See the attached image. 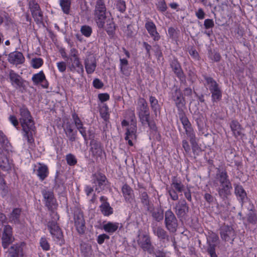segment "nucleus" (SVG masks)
<instances>
[{
  "mask_svg": "<svg viewBox=\"0 0 257 257\" xmlns=\"http://www.w3.org/2000/svg\"><path fill=\"white\" fill-rule=\"evenodd\" d=\"M210 185L216 188L219 196L223 200L227 199L231 194V183L225 169H217L215 177L210 182Z\"/></svg>",
  "mask_w": 257,
  "mask_h": 257,
  "instance_id": "f257e3e1",
  "label": "nucleus"
},
{
  "mask_svg": "<svg viewBox=\"0 0 257 257\" xmlns=\"http://www.w3.org/2000/svg\"><path fill=\"white\" fill-rule=\"evenodd\" d=\"M94 19L99 28H103L106 23L105 30L108 34L115 29L114 24L108 16L106 8L103 0H96L94 12Z\"/></svg>",
  "mask_w": 257,
  "mask_h": 257,
  "instance_id": "f03ea898",
  "label": "nucleus"
},
{
  "mask_svg": "<svg viewBox=\"0 0 257 257\" xmlns=\"http://www.w3.org/2000/svg\"><path fill=\"white\" fill-rule=\"evenodd\" d=\"M20 122L22 127L24 137L27 138L29 144L34 142L33 135L35 134L36 128L30 112L25 106L20 108Z\"/></svg>",
  "mask_w": 257,
  "mask_h": 257,
  "instance_id": "7ed1b4c3",
  "label": "nucleus"
},
{
  "mask_svg": "<svg viewBox=\"0 0 257 257\" xmlns=\"http://www.w3.org/2000/svg\"><path fill=\"white\" fill-rule=\"evenodd\" d=\"M137 113L140 121L143 126H148L151 129H154L155 125L154 121L151 119L150 113L146 100L143 98L138 100Z\"/></svg>",
  "mask_w": 257,
  "mask_h": 257,
  "instance_id": "20e7f679",
  "label": "nucleus"
},
{
  "mask_svg": "<svg viewBox=\"0 0 257 257\" xmlns=\"http://www.w3.org/2000/svg\"><path fill=\"white\" fill-rule=\"evenodd\" d=\"M8 77L11 85L22 93L26 91V81L13 70H10L8 72Z\"/></svg>",
  "mask_w": 257,
  "mask_h": 257,
  "instance_id": "39448f33",
  "label": "nucleus"
},
{
  "mask_svg": "<svg viewBox=\"0 0 257 257\" xmlns=\"http://www.w3.org/2000/svg\"><path fill=\"white\" fill-rule=\"evenodd\" d=\"M137 242L138 245L145 251L150 254L154 252V247L152 245L151 237L147 234H139L138 236Z\"/></svg>",
  "mask_w": 257,
  "mask_h": 257,
  "instance_id": "423d86ee",
  "label": "nucleus"
},
{
  "mask_svg": "<svg viewBox=\"0 0 257 257\" xmlns=\"http://www.w3.org/2000/svg\"><path fill=\"white\" fill-rule=\"evenodd\" d=\"M179 118L182 124L183 125V127L185 130L186 135L190 138V142L191 144L194 146L195 144H196V137L191 123L184 113H180L179 114Z\"/></svg>",
  "mask_w": 257,
  "mask_h": 257,
  "instance_id": "0eeeda50",
  "label": "nucleus"
},
{
  "mask_svg": "<svg viewBox=\"0 0 257 257\" xmlns=\"http://www.w3.org/2000/svg\"><path fill=\"white\" fill-rule=\"evenodd\" d=\"M165 223L167 229L170 232H174L176 230L178 226L177 220L170 209L165 212Z\"/></svg>",
  "mask_w": 257,
  "mask_h": 257,
  "instance_id": "6e6552de",
  "label": "nucleus"
},
{
  "mask_svg": "<svg viewBox=\"0 0 257 257\" xmlns=\"http://www.w3.org/2000/svg\"><path fill=\"white\" fill-rule=\"evenodd\" d=\"M2 246L4 248H7L14 240L13 235L12 227L7 225L4 226L2 236Z\"/></svg>",
  "mask_w": 257,
  "mask_h": 257,
  "instance_id": "1a4fd4ad",
  "label": "nucleus"
},
{
  "mask_svg": "<svg viewBox=\"0 0 257 257\" xmlns=\"http://www.w3.org/2000/svg\"><path fill=\"white\" fill-rule=\"evenodd\" d=\"M219 233L221 239L225 241H233L235 236V233L233 228L225 224L220 227Z\"/></svg>",
  "mask_w": 257,
  "mask_h": 257,
  "instance_id": "9d476101",
  "label": "nucleus"
},
{
  "mask_svg": "<svg viewBox=\"0 0 257 257\" xmlns=\"http://www.w3.org/2000/svg\"><path fill=\"white\" fill-rule=\"evenodd\" d=\"M74 225L78 233L83 234L85 231V222L82 213L80 211L76 212L74 216Z\"/></svg>",
  "mask_w": 257,
  "mask_h": 257,
  "instance_id": "9b49d317",
  "label": "nucleus"
},
{
  "mask_svg": "<svg viewBox=\"0 0 257 257\" xmlns=\"http://www.w3.org/2000/svg\"><path fill=\"white\" fill-rule=\"evenodd\" d=\"M92 183L95 184V190L99 192L106 184V178L101 173H95L92 175Z\"/></svg>",
  "mask_w": 257,
  "mask_h": 257,
  "instance_id": "f8f14e48",
  "label": "nucleus"
},
{
  "mask_svg": "<svg viewBox=\"0 0 257 257\" xmlns=\"http://www.w3.org/2000/svg\"><path fill=\"white\" fill-rule=\"evenodd\" d=\"M8 149L0 148V168L4 171H8L11 168V163L8 158Z\"/></svg>",
  "mask_w": 257,
  "mask_h": 257,
  "instance_id": "ddd939ff",
  "label": "nucleus"
},
{
  "mask_svg": "<svg viewBox=\"0 0 257 257\" xmlns=\"http://www.w3.org/2000/svg\"><path fill=\"white\" fill-rule=\"evenodd\" d=\"M42 194L44 198L45 205L49 209L52 208L56 202L53 191L48 189H44L42 190Z\"/></svg>",
  "mask_w": 257,
  "mask_h": 257,
  "instance_id": "4468645a",
  "label": "nucleus"
},
{
  "mask_svg": "<svg viewBox=\"0 0 257 257\" xmlns=\"http://www.w3.org/2000/svg\"><path fill=\"white\" fill-rule=\"evenodd\" d=\"M94 136L93 135H89V139L91 140L90 142V151L94 156H100L103 152L102 147L101 143L94 140Z\"/></svg>",
  "mask_w": 257,
  "mask_h": 257,
  "instance_id": "2eb2a0df",
  "label": "nucleus"
},
{
  "mask_svg": "<svg viewBox=\"0 0 257 257\" xmlns=\"http://www.w3.org/2000/svg\"><path fill=\"white\" fill-rule=\"evenodd\" d=\"M145 28L155 41H158L160 39L161 37L157 31L156 26L152 20L150 19L147 20L145 24Z\"/></svg>",
  "mask_w": 257,
  "mask_h": 257,
  "instance_id": "dca6fc26",
  "label": "nucleus"
},
{
  "mask_svg": "<svg viewBox=\"0 0 257 257\" xmlns=\"http://www.w3.org/2000/svg\"><path fill=\"white\" fill-rule=\"evenodd\" d=\"M175 209V213L178 217H184L188 212L189 206L184 199L176 203Z\"/></svg>",
  "mask_w": 257,
  "mask_h": 257,
  "instance_id": "f3484780",
  "label": "nucleus"
},
{
  "mask_svg": "<svg viewBox=\"0 0 257 257\" xmlns=\"http://www.w3.org/2000/svg\"><path fill=\"white\" fill-rule=\"evenodd\" d=\"M137 127L136 124H131L126 128L124 139L127 141L128 144L130 146L134 145L133 141L137 139Z\"/></svg>",
  "mask_w": 257,
  "mask_h": 257,
  "instance_id": "a211bd4d",
  "label": "nucleus"
},
{
  "mask_svg": "<svg viewBox=\"0 0 257 257\" xmlns=\"http://www.w3.org/2000/svg\"><path fill=\"white\" fill-rule=\"evenodd\" d=\"M107 200V198L105 196H103L100 198L101 202L100 210L102 214L106 216H108L113 213V208L110 206Z\"/></svg>",
  "mask_w": 257,
  "mask_h": 257,
  "instance_id": "6ab92c4d",
  "label": "nucleus"
},
{
  "mask_svg": "<svg viewBox=\"0 0 257 257\" xmlns=\"http://www.w3.org/2000/svg\"><path fill=\"white\" fill-rule=\"evenodd\" d=\"M84 65L87 74L93 73L96 67V61L95 57L91 54L88 55L84 60Z\"/></svg>",
  "mask_w": 257,
  "mask_h": 257,
  "instance_id": "aec40b11",
  "label": "nucleus"
},
{
  "mask_svg": "<svg viewBox=\"0 0 257 257\" xmlns=\"http://www.w3.org/2000/svg\"><path fill=\"white\" fill-rule=\"evenodd\" d=\"M25 57L22 53L19 51H15L9 55V62L14 65L22 64L25 62Z\"/></svg>",
  "mask_w": 257,
  "mask_h": 257,
  "instance_id": "412c9836",
  "label": "nucleus"
},
{
  "mask_svg": "<svg viewBox=\"0 0 257 257\" xmlns=\"http://www.w3.org/2000/svg\"><path fill=\"white\" fill-rule=\"evenodd\" d=\"M48 227L50 233L54 238H56L57 239H60L62 238V232L56 222H49L48 223Z\"/></svg>",
  "mask_w": 257,
  "mask_h": 257,
  "instance_id": "4be33fe9",
  "label": "nucleus"
},
{
  "mask_svg": "<svg viewBox=\"0 0 257 257\" xmlns=\"http://www.w3.org/2000/svg\"><path fill=\"white\" fill-rule=\"evenodd\" d=\"M171 66L174 72L176 74V76L180 81L182 82L185 81V75L179 63L176 59H174L172 61L171 63Z\"/></svg>",
  "mask_w": 257,
  "mask_h": 257,
  "instance_id": "5701e85b",
  "label": "nucleus"
},
{
  "mask_svg": "<svg viewBox=\"0 0 257 257\" xmlns=\"http://www.w3.org/2000/svg\"><path fill=\"white\" fill-rule=\"evenodd\" d=\"M32 80L35 84L43 83L42 86L44 88H47L48 87V83L46 80V77L43 71H41L39 73L34 74L32 76Z\"/></svg>",
  "mask_w": 257,
  "mask_h": 257,
  "instance_id": "b1692460",
  "label": "nucleus"
},
{
  "mask_svg": "<svg viewBox=\"0 0 257 257\" xmlns=\"http://www.w3.org/2000/svg\"><path fill=\"white\" fill-rule=\"evenodd\" d=\"M172 97L178 108H180L184 105V98L180 89L176 88L172 93Z\"/></svg>",
  "mask_w": 257,
  "mask_h": 257,
  "instance_id": "393cba45",
  "label": "nucleus"
},
{
  "mask_svg": "<svg viewBox=\"0 0 257 257\" xmlns=\"http://www.w3.org/2000/svg\"><path fill=\"white\" fill-rule=\"evenodd\" d=\"M230 127L233 136L236 138L238 137H240L242 135L243 128L237 120H232L230 123Z\"/></svg>",
  "mask_w": 257,
  "mask_h": 257,
  "instance_id": "a878e982",
  "label": "nucleus"
},
{
  "mask_svg": "<svg viewBox=\"0 0 257 257\" xmlns=\"http://www.w3.org/2000/svg\"><path fill=\"white\" fill-rule=\"evenodd\" d=\"M121 191L126 201L132 202L134 200L133 191L127 184H124L122 187Z\"/></svg>",
  "mask_w": 257,
  "mask_h": 257,
  "instance_id": "bb28decb",
  "label": "nucleus"
},
{
  "mask_svg": "<svg viewBox=\"0 0 257 257\" xmlns=\"http://www.w3.org/2000/svg\"><path fill=\"white\" fill-rule=\"evenodd\" d=\"M49 174L48 167L42 164L39 163V166L37 170V175L41 181H43L47 178Z\"/></svg>",
  "mask_w": 257,
  "mask_h": 257,
  "instance_id": "cd10ccee",
  "label": "nucleus"
},
{
  "mask_svg": "<svg viewBox=\"0 0 257 257\" xmlns=\"http://www.w3.org/2000/svg\"><path fill=\"white\" fill-rule=\"evenodd\" d=\"M21 212V209L19 208L14 209L9 216V222L15 224H19L20 223V218Z\"/></svg>",
  "mask_w": 257,
  "mask_h": 257,
  "instance_id": "c85d7f7f",
  "label": "nucleus"
},
{
  "mask_svg": "<svg viewBox=\"0 0 257 257\" xmlns=\"http://www.w3.org/2000/svg\"><path fill=\"white\" fill-rule=\"evenodd\" d=\"M203 77L206 81L205 85L210 92L220 87L219 84L213 78L206 75H203Z\"/></svg>",
  "mask_w": 257,
  "mask_h": 257,
  "instance_id": "c756f323",
  "label": "nucleus"
},
{
  "mask_svg": "<svg viewBox=\"0 0 257 257\" xmlns=\"http://www.w3.org/2000/svg\"><path fill=\"white\" fill-rule=\"evenodd\" d=\"M153 231L154 234L157 236L161 240H169V235L167 232L161 227H153Z\"/></svg>",
  "mask_w": 257,
  "mask_h": 257,
  "instance_id": "7c9ffc66",
  "label": "nucleus"
},
{
  "mask_svg": "<svg viewBox=\"0 0 257 257\" xmlns=\"http://www.w3.org/2000/svg\"><path fill=\"white\" fill-rule=\"evenodd\" d=\"M171 182L172 189L179 193H182L184 191L185 186L182 183L180 179H178L176 177H173Z\"/></svg>",
  "mask_w": 257,
  "mask_h": 257,
  "instance_id": "2f4dec72",
  "label": "nucleus"
},
{
  "mask_svg": "<svg viewBox=\"0 0 257 257\" xmlns=\"http://www.w3.org/2000/svg\"><path fill=\"white\" fill-rule=\"evenodd\" d=\"M11 257H24L23 248L20 245H13L9 250Z\"/></svg>",
  "mask_w": 257,
  "mask_h": 257,
  "instance_id": "473e14b6",
  "label": "nucleus"
},
{
  "mask_svg": "<svg viewBox=\"0 0 257 257\" xmlns=\"http://www.w3.org/2000/svg\"><path fill=\"white\" fill-rule=\"evenodd\" d=\"M64 131L69 140L71 142H74L76 140V132H73L72 124L70 122H67L64 128Z\"/></svg>",
  "mask_w": 257,
  "mask_h": 257,
  "instance_id": "72a5a7b5",
  "label": "nucleus"
},
{
  "mask_svg": "<svg viewBox=\"0 0 257 257\" xmlns=\"http://www.w3.org/2000/svg\"><path fill=\"white\" fill-rule=\"evenodd\" d=\"M235 193L238 199H240L242 203L246 198V193L243 187L239 185H234Z\"/></svg>",
  "mask_w": 257,
  "mask_h": 257,
  "instance_id": "f704fd0d",
  "label": "nucleus"
},
{
  "mask_svg": "<svg viewBox=\"0 0 257 257\" xmlns=\"http://www.w3.org/2000/svg\"><path fill=\"white\" fill-rule=\"evenodd\" d=\"M72 64L70 67V69L71 71L75 69L76 68H78L77 71L79 73L82 74L84 72V68L82 64H81L79 58L74 59L72 61Z\"/></svg>",
  "mask_w": 257,
  "mask_h": 257,
  "instance_id": "c9c22d12",
  "label": "nucleus"
},
{
  "mask_svg": "<svg viewBox=\"0 0 257 257\" xmlns=\"http://www.w3.org/2000/svg\"><path fill=\"white\" fill-rule=\"evenodd\" d=\"M118 228V223L116 222H109L103 226V229L107 232L113 233Z\"/></svg>",
  "mask_w": 257,
  "mask_h": 257,
  "instance_id": "e433bc0d",
  "label": "nucleus"
},
{
  "mask_svg": "<svg viewBox=\"0 0 257 257\" xmlns=\"http://www.w3.org/2000/svg\"><path fill=\"white\" fill-rule=\"evenodd\" d=\"M59 4L63 12L65 14L68 15L70 11L71 0H60Z\"/></svg>",
  "mask_w": 257,
  "mask_h": 257,
  "instance_id": "4c0bfd02",
  "label": "nucleus"
},
{
  "mask_svg": "<svg viewBox=\"0 0 257 257\" xmlns=\"http://www.w3.org/2000/svg\"><path fill=\"white\" fill-rule=\"evenodd\" d=\"M152 215L155 220L159 222L163 219L164 211L161 208H155L152 212Z\"/></svg>",
  "mask_w": 257,
  "mask_h": 257,
  "instance_id": "58836bf2",
  "label": "nucleus"
},
{
  "mask_svg": "<svg viewBox=\"0 0 257 257\" xmlns=\"http://www.w3.org/2000/svg\"><path fill=\"white\" fill-rule=\"evenodd\" d=\"M210 92L211 93V98L212 102H216L221 99L222 91L220 87Z\"/></svg>",
  "mask_w": 257,
  "mask_h": 257,
  "instance_id": "ea45409f",
  "label": "nucleus"
},
{
  "mask_svg": "<svg viewBox=\"0 0 257 257\" xmlns=\"http://www.w3.org/2000/svg\"><path fill=\"white\" fill-rule=\"evenodd\" d=\"M31 14L33 18L34 19V21L37 24H40L43 23V15L41 9L38 11L34 12Z\"/></svg>",
  "mask_w": 257,
  "mask_h": 257,
  "instance_id": "a19ab883",
  "label": "nucleus"
},
{
  "mask_svg": "<svg viewBox=\"0 0 257 257\" xmlns=\"http://www.w3.org/2000/svg\"><path fill=\"white\" fill-rule=\"evenodd\" d=\"M43 60L41 58H34L31 60V65L34 69H38L43 64Z\"/></svg>",
  "mask_w": 257,
  "mask_h": 257,
  "instance_id": "79ce46f5",
  "label": "nucleus"
},
{
  "mask_svg": "<svg viewBox=\"0 0 257 257\" xmlns=\"http://www.w3.org/2000/svg\"><path fill=\"white\" fill-rule=\"evenodd\" d=\"M80 32L83 35L88 38L92 33V29L91 27L88 25H83L80 29Z\"/></svg>",
  "mask_w": 257,
  "mask_h": 257,
  "instance_id": "37998d69",
  "label": "nucleus"
},
{
  "mask_svg": "<svg viewBox=\"0 0 257 257\" xmlns=\"http://www.w3.org/2000/svg\"><path fill=\"white\" fill-rule=\"evenodd\" d=\"M151 107L154 112H156L159 108V105L158 100L154 96H151L149 98Z\"/></svg>",
  "mask_w": 257,
  "mask_h": 257,
  "instance_id": "c03bdc74",
  "label": "nucleus"
},
{
  "mask_svg": "<svg viewBox=\"0 0 257 257\" xmlns=\"http://www.w3.org/2000/svg\"><path fill=\"white\" fill-rule=\"evenodd\" d=\"M100 113L104 120H106L109 118L108 108L106 104L103 105L100 108Z\"/></svg>",
  "mask_w": 257,
  "mask_h": 257,
  "instance_id": "a18cd8bd",
  "label": "nucleus"
},
{
  "mask_svg": "<svg viewBox=\"0 0 257 257\" xmlns=\"http://www.w3.org/2000/svg\"><path fill=\"white\" fill-rule=\"evenodd\" d=\"M158 10L161 13L165 12L167 9V6L165 0H159L156 4Z\"/></svg>",
  "mask_w": 257,
  "mask_h": 257,
  "instance_id": "49530a36",
  "label": "nucleus"
},
{
  "mask_svg": "<svg viewBox=\"0 0 257 257\" xmlns=\"http://www.w3.org/2000/svg\"><path fill=\"white\" fill-rule=\"evenodd\" d=\"M40 244L43 250L47 251L50 249V244L45 237H42L40 240Z\"/></svg>",
  "mask_w": 257,
  "mask_h": 257,
  "instance_id": "de8ad7c7",
  "label": "nucleus"
},
{
  "mask_svg": "<svg viewBox=\"0 0 257 257\" xmlns=\"http://www.w3.org/2000/svg\"><path fill=\"white\" fill-rule=\"evenodd\" d=\"M140 198L142 203L146 206H149L150 201L148 193L146 191H141Z\"/></svg>",
  "mask_w": 257,
  "mask_h": 257,
  "instance_id": "09e8293b",
  "label": "nucleus"
},
{
  "mask_svg": "<svg viewBox=\"0 0 257 257\" xmlns=\"http://www.w3.org/2000/svg\"><path fill=\"white\" fill-rule=\"evenodd\" d=\"M72 116L73 120V122L74 123L77 129L79 128V127L83 126V122L81 121V120L80 119V118L76 113H73Z\"/></svg>",
  "mask_w": 257,
  "mask_h": 257,
  "instance_id": "8fccbe9b",
  "label": "nucleus"
},
{
  "mask_svg": "<svg viewBox=\"0 0 257 257\" xmlns=\"http://www.w3.org/2000/svg\"><path fill=\"white\" fill-rule=\"evenodd\" d=\"M66 160L67 164L70 166H74L77 163V160L75 157L71 154L66 155Z\"/></svg>",
  "mask_w": 257,
  "mask_h": 257,
  "instance_id": "3c124183",
  "label": "nucleus"
},
{
  "mask_svg": "<svg viewBox=\"0 0 257 257\" xmlns=\"http://www.w3.org/2000/svg\"><path fill=\"white\" fill-rule=\"evenodd\" d=\"M29 6L31 13L41 9L39 5L34 0H31Z\"/></svg>",
  "mask_w": 257,
  "mask_h": 257,
  "instance_id": "603ef678",
  "label": "nucleus"
},
{
  "mask_svg": "<svg viewBox=\"0 0 257 257\" xmlns=\"http://www.w3.org/2000/svg\"><path fill=\"white\" fill-rule=\"evenodd\" d=\"M218 240L219 237L216 233L214 232L210 233L208 238V241L209 243L215 244Z\"/></svg>",
  "mask_w": 257,
  "mask_h": 257,
  "instance_id": "864d4df0",
  "label": "nucleus"
},
{
  "mask_svg": "<svg viewBox=\"0 0 257 257\" xmlns=\"http://www.w3.org/2000/svg\"><path fill=\"white\" fill-rule=\"evenodd\" d=\"M78 58L79 54L78 50L74 48H71L69 52V59L71 61H72L74 59Z\"/></svg>",
  "mask_w": 257,
  "mask_h": 257,
  "instance_id": "5fc2aeb1",
  "label": "nucleus"
},
{
  "mask_svg": "<svg viewBox=\"0 0 257 257\" xmlns=\"http://www.w3.org/2000/svg\"><path fill=\"white\" fill-rule=\"evenodd\" d=\"M247 221L252 224H255L257 221V217L255 213L253 211H250L247 214Z\"/></svg>",
  "mask_w": 257,
  "mask_h": 257,
  "instance_id": "6e6d98bb",
  "label": "nucleus"
},
{
  "mask_svg": "<svg viewBox=\"0 0 257 257\" xmlns=\"http://www.w3.org/2000/svg\"><path fill=\"white\" fill-rule=\"evenodd\" d=\"M179 30L170 27L168 29V34L172 39H175L177 37Z\"/></svg>",
  "mask_w": 257,
  "mask_h": 257,
  "instance_id": "4d7b16f0",
  "label": "nucleus"
},
{
  "mask_svg": "<svg viewBox=\"0 0 257 257\" xmlns=\"http://www.w3.org/2000/svg\"><path fill=\"white\" fill-rule=\"evenodd\" d=\"M116 8L118 11L122 13L124 12L126 9L125 2L121 0H119L117 1L116 4Z\"/></svg>",
  "mask_w": 257,
  "mask_h": 257,
  "instance_id": "13d9d810",
  "label": "nucleus"
},
{
  "mask_svg": "<svg viewBox=\"0 0 257 257\" xmlns=\"http://www.w3.org/2000/svg\"><path fill=\"white\" fill-rule=\"evenodd\" d=\"M120 68L121 72L123 73V71L126 69V67L128 65V61L126 59L120 58Z\"/></svg>",
  "mask_w": 257,
  "mask_h": 257,
  "instance_id": "bf43d9fd",
  "label": "nucleus"
},
{
  "mask_svg": "<svg viewBox=\"0 0 257 257\" xmlns=\"http://www.w3.org/2000/svg\"><path fill=\"white\" fill-rule=\"evenodd\" d=\"M204 25L206 29L212 28L214 26V23L212 19H207L204 21Z\"/></svg>",
  "mask_w": 257,
  "mask_h": 257,
  "instance_id": "052dcab7",
  "label": "nucleus"
},
{
  "mask_svg": "<svg viewBox=\"0 0 257 257\" xmlns=\"http://www.w3.org/2000/svg\"><path fill=\"white\" fill-rule=\"evenodd\" d=\"M175 190L172 189L169 191V194L173 200L176 201L178 199V195Z\"/></svg>",
  "mask_w": 257,
  "mask_h": 257,
  "instance_id": "680f3d73",
  "label": "nucleus"
},
{
  "mask_svg": "<svg viewBox=\"0 0 257 257\" xmlns=\"http://www.w3.org/2000/svg\"><path fill=\"white\" fill-rule=\"evenodd\" d=\"M93 85L95 88L97 89L101 88L103 86V83L98 78L94 79Z\"/></svg>",
  "mask_w": 257,
  "mask_h": 257,
  "instance_id": "e2e57ef3",
  "label": "nucleus"
},
{
  "mask_svg": "<svg viewBox=\"0 0 257 257\" xmlns=\"http://www.w3.org/2000/svg\"><path fill=\"white\" fill-rule=\"evenodd\" d=\"M195 15L198 19L202 20L204 18L205 14L202 9L200 8L195 13Z\"/></svg>",
  "mask_w": 257,
  "mask_h": 257,
  "instance_id": "0e129e2a",
  "label": "nucleus"
},
{
  "mask_svg": "<svg viewBox=\"0 0 257 257\" xmlns=\"http://www.w3.org/2000/svg\"><path fill=\"white\" fill-rule=\"evenodd\" d=\"M109 237L108 235H107L105 234H102L99 235L98 236L97 241V242L99 244H101L104 242V240L105 239H109Z\"/></svg>",
  "mask_w": 257,
  "mask_h": 257,
  "instance_id": "69168bd1",
  "label": "nucleus"
},
{
  "mask_svg": "<svg viewBox=\"0 0 257 257\" xmlns=\"http://www.w3.org/2000/svg\"><path fill=\"white\" fill-rule=\"evenodd\" d=\"M9 119L15 127H17L19 125V121L15 115H10L9 117Z\"/></svg>",
  "mask_w": 257,
  "mask_h": 257,
  "instance_id": "338daca9",
  "label": "nucleus"
},
{
  "mask_svg": "<svg viewBox=\"0 0 257 257\" xmlns=\"http://www.w3.org/2000/svg\"><path fill=\"white\" fill-rule=\"evenodd\" d=\"M153 253H154L155 257H169L165 252L161 250H157L155 252L154 251Z\"/></svg>",
  "mask_w": 257,
  "mask_h": 257,
  "instance_id": "774afa93",
  "label": "nucleus"
}]
</instances>
